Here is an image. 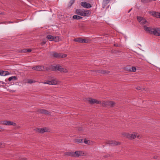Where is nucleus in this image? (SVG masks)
Segmentation results:
<instances>
[{
    "label": "nucleus",
    "instance_id": "1",
    "mask_svg": "<svg viewBox=\"0 0 160 160\" xmlns=\"http://www.w3.org/2000/svg\"><path fill=\"white\" fill-rule=\"evenodd\" d=\"M49 54L51 57L61 58H64L67 57V55L65 54L58 53L55 52H49Z\"/></svg>",
    "mask_w": 160,
    "mask_h": 160
},
{
    "label": "nucleus",
    "instance_id": "2",
    "mask_svg": "<svg viewBox=\"0 0 160 160\" xmlns=\"http://www.w3.org/2000/svg\"><path fill=\"white\" fill-rule=\"evenodd\" d=\"M76 12L77 14L83 16H88L91 13V12L89 10H85L80 9H77L76 11Z\"/></svg>",
    "mask_w": 160,
    "mask_h": 160
},
{
    "label": "nucleus",
    "instance_id": "3",
    "mask_svg": "<svg viewBox=\"0 0 160 160\" xmlns=\"http://www.w3.org/2000/svg\"><path fill=\"white\" fill-rule=\"evenodd\" d=\"M143 28L144 30L147 32L155 35L157 34V28H153L151 27H148L146 25H144Z\"/></svg>",
    "mask_w": 160,
    "mask_h": 160
},
{
    "label": "nucleus",
    "instance_id": "4",
    "mask_svg": "<svg viewBox=\"0 0 160 160\" xmlns=\"http://www.w3.org/2000/svg\"><path fill=\"white\" fill-rule=\"evenodd\" d=\"M0 124L6 126H15L16 125V123L12 121L7 120L0 121Z\"/></svg>",
    "mask_w": 160,
    "mask_h": 160
},
{
    "label": "nucleus",
    "instance_id": "5",
    "mask_svg": "<svg viewBox=\"0 0 160 160\" xmlns=\"http://www.w3.org/2000/svg\"><path fill=\"white\" fill-rule=\"evenodd\" d=\"M123 135L126 137L131 139H134L136 137L139 138V136L137 135V134L135 132H133L132 134L125 133Z\"/></svg>",
    "mask_w": 160,
    "mask_h": 160
},
{
    "label": "nucleus",
    "instance_id": "6",
    "mask_svg": "<svg viewBox=\"0 0 160 160\" xmlns=\"http://www.w3.org/2000/svg\"><path fill=\"white\" fill-rule=\"evenodd\" d=\"M137 19L141 25H144L145 24H148V23L147 21L143 17L138 16Z\"/></svg>",
    "mask_w": 160,
    "mask_h": 160
},
{
    "label": "nucleus",
    "instance_id": "7",
    "mask_svg": "<svg viewBox=\"0 0 160 160\" xmlns=\"http://www.w3.org/2000/svg\"><path fill=\"white\" fill-rule=\"evenodd\" d=\"M102 104L103 106L107 105L113 107L115 103L112 101H107L103 102Z\"/></svg>",
    "mask_w": 160,
    "mask_h": 160
},
{
    "label": "nucleus",
    "instance_id": "8",
    "mask_svg": "<svg viewBox=\"0 0 160 160\" xmlns=\"http://www.w3.org/2000/svg\"><path fill=\"white\" fill-rule=\"evenodd\" d=\"M37 131L41 133H43L45 132H48L49 131V129L47 128H38Z\"/></svg>",
    "mask_w": 160,
    "mask_h": 160
},
{
    "label": "nucleus",
    "instance_id": "9",
    "mask_svg": "<svg viewBox=\"0 0 160 160\" xmlns=\"http://www.w3.org/2000/svg\"><path fill=\"white\" fill-rule=\"evenodd\" d=\"M81 5L83 7L87 8H90L92 7V6L90 4L86 2H81Z\"/></svg>",
    "mask_w": 160,
    "mask_h": 160
},
{
    "label": "nucleus",
    "instance_id": "10",
    "mask_svg": "<svg viewBox=\"0 0 160 160\" xmlns=\"http://www.w3.org/2000/svg\"><path fill=\"white\" fill-rule=\"evenodd\" d=\"M88 101L91 104H93L95 103L96 104H99L100 102L99 101H98L96 99L91 98H89L88 100Z\"/></svg>",
    "mask_w": 160,
    "mask_h": 160
},
{
    "label": "nucleus",
    "instance_id": "11",
    "mask_svg": "<svg viewBox=\"0 0 160 160\" xmlns=\"http://www.w3.org/2000/svg\"><path fill=\"white\" fill-rule=\"evenodd\" d=\"M74 157H78L80 156H82L84 154V153L82 151H77L74 152Z\"/></svg>",
    "mask_w": 160,
    "mask_h": 160
},
{
    "label": "nucleus",
    "instance_id": "12",
    "mask_svg": "<svg viewBox=\"0 0 160 160\" xmlns=\"http://www.w3.org/2000/svg\"><path fill=\"white\" fill-rule=\"evenodd\" d=\"M107 144L111 145H118L120 144L119 142H117L115 141L112 140L108 141Z\"/></svg>",
    "mask_w": 160,
    "mask_h": 160
},
{
    "label": "nucleus",
    "instance_id": "13",
    "mask_svg": "<svg viewBox=\"0 0 160 160\" xmlns=\"http://www.w3.org/2000/svg\"><path fill=\"white\" fill-rule=\"evenodd\" d=\"M49 85H55L58 84L59 82L57 79H54L51 80H48Z\"/></svg>",
    "mask_w": 160,
    "mask_h": 160
},
{
    "label": "nucleus",
    "instance_id": "14",
    "mask_svg": "<svg viewBox=\"0 0 160 160\" xmlns=\"http://www.w3.org/2000/svg\"><path fill=\"white\" fill-rule=\"evenodd\" d=\"M74 41L82 43H84L87 42L85 39H83L81 38H75L74 39Z\"/></svg>",
    "mask_w": 160,
    "mask_h": 160
},
{
    "label": "nucleus",
    "instance_id": "15",
    "mask_svg": "<svg viewBox=\"0 0 160 160\" xmlns=\"http://www.w3.org/2000/svg\"><path fill=\"white\" fill-rule=\"evenodd\" d=\"M32 69L36 71H40L42 70V67L41 66L33 67L32 68Z\"/></svg>",
    "mask_w": 160,
    "mask_h": 160
},
{
    "label": "nucleus",
    "instance_id": "16",
    "mask_svg": "<svg viewBox=\"0 0 160 160\" xmlns=\"http://www.w3.org/2000/svg\"><path fill=\"white\" fill-rule=\"evenodd\" d=\"M9 74V72L7 71H0V75L5 76Z\"/></svg>",
    "mask_w": 160,
    "mask_h": 160
},
{
    "label": "nucleus",
    "instance_id": "17",
    "mask_svg": "<svg viewBox=\"0 0 160 160\" xmlns=\"http://www.w3.org/2000/svg\"><path fill=\"white\" fill-rule=\"evenodd\" d=\"M38 112L39 113L44 114H48V111L45 109H39L38 110Z\"/></svg>",
    "mask_w": 160,
    "mask_h": 160
},
{
    "label": "nucleus",
    "instance_id": "18",
    "mask_svg": "<svg viewBox=\"0 0 160 160\" xmlns=\"http://www.w3.org/2000/svg\"><path fill=\"white\" fill-rule=\"evenodd\" d=\"M18 78L17 77L15 76H12L8 78V80L9 81H14L17 80Z\"/></svg>",
    "mask_w": 160,
    "mask_h": 160
},
{
    "label": "nucleus",
    "instance_id": "19",
    "mask_svg": "<svg viewBox=\"0 0 160 160\" xmlns=\"http://www.w3.org/2000/svg\"><path fill=\"white\" fill-rule=\"evenodd\" d=\"M62 68V67L61 66L59 65H58L54 67V68L53 69V70L54 71L57 70L60 71V70Z\"/></svg>",
    "mask_w": 160,
    "mask_h": 160
},
{
    "label": "nucleus",
    "instance_id": "20",
    "mask_svg": "<svg viewBox=\"0 0 160 160\" xmlns=\"http://www.w3.org/2000/svg\"><path fill=\"white\" fill-rule=\"evenodd\" d=\"M60 72H61L67 73L68 72V70L67 68H63L62 67L60 70Z\"/></svg>",
    "mask_w": 160,
    "mask_h": 160
},
{
    "label": "nucleus",
    "instance_id": "21",
    "mask_svg": "<svg viewBox=\"0 0 160 160\" xmlns=\"http://www.w3.org/2000/svg\"><path fill=\"white\" fill-rule=\"evenodd\" d=\"M73 18L74 19L79 20L80 19H81L82 18L81 17L79 16L74 15L73 16Z\"/></svg>",
    "mask_w": 160,
    "mask_h": 160
},
{
    "label": "nucleus",
    "instance_id": "22",
    "mask_svg": "<svg viewBox=\"0 0 160 160\" xmlns=\"http://www.w3.org/2000/svg\"><path fill=\"white\" fill-rule=\"evenodd\" d=\"M53 36L50 35H47V39L49 40L50 41H53L52 40L53 39Z\"/></svg>",
    "mask_w": 160,
    "mask_h": 160
},
{
    "label": "nucleus",
    "instance_id": "23",
    "mask_svg": "<svg viewBox=\"0 0 160 160\" xmlns=\"http://www.w3.org/2000/svg\"><path fill=\"white\" fill-rule=\"evenodd\" d=\"M59 37L58 36H56V37H54L53 38V41H54L55 42H58L59 41Z\"/></svg>",
    "mask_w": 160,
    "mask_h": 160
},
{
    "label": "nucleus",
    "instance_id": "24",
    "mask_svg": "<svg viewBox=\"0 0 160 160\" xmlns=\"http://www.w3.org/2000/svg\"><path fill=\"white\" fill-rule=\"evenodd\" d=\"M66 154L68 156H71L74 157V154L73 152H67Z\"/></svg>",
    "mask_w": 160,
    "mask_h": 160
},
{
    "label": "nucleus",
    "instance_id": "25",
    "mask_svg": "<svg viewBox=\"0 0 160 160\" xmlns=\"http://www.w3.org/2000/svg\"><path fill=\"white\" fill-rule=\"evenodd\" d=\"M75 142L82 143L83 142V139H77L75 140Z\"/></svg>",
    "mask_w": 160,
    "mask_h": 160
},
{
    "label": "nucleus",
    "instance_id": "26",
    "mask_svg": "<svg viewBox=\"0 0 160 160\" xmlns=\"http://www.w3.org/2000/svg\"><path fill=\"white\" fill-rule=\"evenodd\" d=\"M97 72L98 73H108L106 71L103 70H98Z\"/></svg>",
    "mask_w": 160,
    "mask_h": 160
},
{
    "label": "nucleus",
    "instance_id": "27",
    "mask_svg": "<svg viewBox=\"0 0 160 160\" xmlns=\"http://www.w3.org/2000/svg\"><path fill=\"white\" fill-rule=\"evenodd\" d=\"M36 82L35 81L33 80L32 79H28L27 80L28 83L31 84L32 83L35 82Z\"/></svg>",
    "mask_w": 160,
    "mask_h": 160
},
{
    "label": "nucleus",
    "instance_id": "28",
    "mask_svg": "<svg viewBox=\"0 0 160 160\" xmlns=\"http://www.w3.org/2000/svg\"><path fill=\"white\" fill-rule=\"evenodd\" d=\"M157 34H156V35L158 36H160V29L159 28H157Z\"/></svg>",
    "mask_w": 160,
    "mask_h": 160
},
{
    "label": "nucleus",
    "instance_id": "29",
    "mask_svg": "<svg viewBox=\"0 0 160 160\" xmlns=\"http://www.w3.org/2000/svg\"><path fill=\"white\" fill-rule=\"evenodd\" d=\"M130 71L132 72H135L136 69L135 67H132V68L130 69Z\"/></svg>",
    "mask_w": 160,
    "mask_h": 160
},
{
    "label": "nucleus",
    "instance_id": "30",
    "mask_svg": "<svg viewBox=\"0 0 160 160\" xmlns=\"http://www.w3.org/2000/svg\"><path fill=\"white\" fill-rule=\"evenodd\" d=\"M150 13L153 16H155L156 14L157 13V12H156L151 11L150 12Z\"/></svg>",
    "mask_w": 160,
    "mask_h": 160
},
{
    "label": "nucleus",
    "instance_id": "31",
    "mask_svg": "<svg viewBox=\"0 0 160 160\" xmlns=\"http://www.w3.org/2000/svg\"><path fill=\"white\" fill-rule=\"evenodd\" d=\"M13 23V22H11V21H10V22H2V24H8V23Z\"/></svg>",
    "mask_w": 160,
    "mask_h": 160
},
{
    "label": "nucleus",
    "instance_id": "32",
    "mask_svg": "<svg viewBox=\"0 0 160 160\" xmlns=\"http://www.w3.org/2000/svg\"><path fill=\"white\" fill-rule=\"evenodd\" d=\"M110 0H103V2L105 4H107L109 3Z\"/></svg>",
    "mask_w": 160,
    "mask_h": 160
},
{
    "label": "nucleus",
    "instance_id": "33",
    "mask_svg": "<svg viewBox=\"0 0 160 160\" xmlns=\"http://www.w3.org/2000/svg\"><path fill=\"white\" fill-rule=\"evenodd\" d=\"M84 142L85 144H89L91 143L90 141L88 140H85L84 141Z\"/></svg>",
    "mask_w": 160,
    "mask_h": 160
},
{
    "label": "nucleus",
    "instance_id": "34",
    "mask_svg": "<svg viewBox=\"0 0 160 160\" xmlns=\"http://www.w3.org/2000/svg\"><path fill=\"white\" fill-rule=\"evenodd\" d=\"M136 89L138 90H143L144 89L142 88H141L140 87H136Z\"/></svg>",
    "mask_w": 160,
    "mask_h": 160
},
{
    "label": "nucleus",
    "instance_id": "35",
    "mask_svg": "<svg viewBox=\"0 0 160 160\" xmlns=\"http://www.w3.org/2000/svg\"><path fill=\"white\" fill-rule=\"evenodd\" d=\"M155 17L158 18H160V13L157 12V14H156V15H155Z\"/></svg>",
    "mask_w": 160,
    "mask_h": 160
},
{
    "label": "nucleus",
    "instance_id": "36",
    "mask_svg": "<svg viewBox=\"0 0 160 160\" xmlns=\"http://www.w3.org/2000/svg\"><path fill=\"white\" fill-rule=\"evenodd\" d=\"M141 1L144 3H146L149 2V0H141Z\"/></svg>",
    "mask_w": 160,
    "mask_h": 160
},
{
    "label": "nucleus",
    "instance_id": "37",
    "mask_svg": "<svg viewBox=\"0 0 160 160\" xmlns=\"http://www.w3.org/2000/svg\"><path fill=\"white\" fill-rule=\"evenodd\" d=\"M27 52H30L32 51V50L30 48L26 49Z\"/></svg>",
    "mask_w": 160,
    "mask_h": 160
},
{
    "label": "nucleus",
    "instance_id": "38",
    "mask_svg": "<svg viewBox=\"0 0 160 160\" xmlns=\"http://www.w3.org/2000/svg\"><path fill=\"white\" fill-rule=\"evenodd\" d=\"M75 0H71L70 3L71 4H73L75 2Z\"/></svg>",
    "mask_w": 160,
    "mask_h": 160
},
{
    "label": "nucleus",
    "instance_id": "39",
    "mask_svg": "<svg viewBox=\"0 0 160 160\" xmlns=\"http://www.w3.org/2000/svg\"><path fill=\"white\" fill-rule=\"evenodd\" d=\"M3 146L4 145H3V143L1 142H0V148H3Z\"/></svg>",
    "mask_w": 160,
    "mask_h": 160
},
{
    "label": "nucleus",
    "instance_id": "40",
    "mask_svg": "<svg viewBox=\"0 0 160 160\" xmlns=\"http://www.w3.org/2000/svg\"><path fill=\"white\" fill-rule=\"evenodd\" d=\"M42 83H43L44 84H49L48 80L47 81V82H42Z\"/></svg>",
    "mask_w": 160,
    "mask_h": 160
},
{
    "label": "nucleus",
    "instance_id": "41",
    "mask_svg": "<svg viewBox=\"0 0 160 160\" xmlns=\"http://www.w3.org/2000/svg\"><path fill=\"white\" fill-rule=\"evenodd\" d=\"M22 52H27V51L26 50V49H25L22 50Z\"/></svg>",
    "mask_w": 160,
    "mask_h": 160
},
{
    "label": "nucleus",
    "instance_id": "42",
    "mask_svg": "<svg viewBox=\"0 0 160 160\" xmlns=\"http://www.w3.org/2000/svg\"><path fill=\"white\" fill-rule=\"evenodd\" d=\"M46 43V42L45 41H43L41 43V44L43 45H44V44L45 43Z\"/></svg>",
    "mask_w": 160,
    "mask_h": 160
},
{
    "label": "nucleus",
    "instance_id": "43",
    "mask_svg": "<svg viewBox=\"0 0 160 160\" xmlns=\"http://www.w3.org/2000/svg\"><path fill=\"white\" fill-rule=\"evenodd\" d=\"M158 158V157L157 155H155L154 156V157H153V158H154L155 159H157V158Z\"/></svg>",
    "mask_w": 160,
    "mask_h": 160
},
{
    "label": "nucleus",
    "instance_id": "44",
    "mask_svg": "<svg viewBox=\"0 0 160 160\" xmlns=\"http://www.w3.org/2000/svg\"><path fill=\"white\" fill-rule=\"evenodd\" d=\"M1 83H2V84H5V83L4 82H2V81H1Z\"/></svg>",
    "mask_w": 160,
    "mask_h": 160
},
{
    "label": "nucleus",
    "instance_id": "45",
    "mask_svg": "<svg viewBox=\"0 0 160 160\" xmlns=\"http://www.w3.org/2000/svg\"><path fill=\"white\" fill-rule=\"evenodd\" d=\"M131 9L129 10V11L128 12H129L130 11H131Z\"/></svg>",
    "mask_w": 160,
    "mask_h": 160
},
{
    "label": "nucleus",
    "instance_id": "46",
    "mask_svg": "<svg viewBox=\"0 0 160 160\" xmlns=\"http://www.w3.org/2000/svg\"><path fill=\"white\" fill-rule=\"evenodd\" d=\"M1 127L0 126V129H1ZM0 132H1V131L0 130Z\"/></svg>",
    "mask_w": 160,
    "mask_h": 160
},
{
    "label": "nucleus",
    "instance_id": "47",
    "mask_svg": "<svg viewBox=\"0 0 160 160\" xmlns=\"http://www.w3.org/2000/svg\"><path fill=\"white\" fill-rule=\"evenodd\" d=\"M2 24V22L1 23L0 22V24Z\"/></svg>",
    "mask_w": 160,
    "mask_h": 160
},
{
    "label": "nucleus",
    "instance_id": "48",
    "mask_svg": "<svg viewBox=\"0 0 160 160\" xmlns=\"http://www.w3.org/2000/svg\"><path fill=\"white\" fill-rule=\"evenodd\" d=\"M1 81H0V83H1Z\"/></svg>",
    "mask_w": 160,
    "mask_h": 160
},
{
    "label": "nucleus",
    "instance_id": "49",
    "mask_svg": "<svg viewBox=\"0 0 160 160\" xmlns=\"http://www.w3.org/2000/svg\"><path fill=\"white\" fill-rule=\"evenodd\" d=\"M54 66H53V67H52V68H53H53H54Z\"/></svg>",
    "mask_w": 160,
    "mask_h": 160
},
{
    "label": "nucleus",
    "instance_id": "50",
    "mask_svg": "<svg viewBox=\"0 0 160 160\" xmlns=\"http://www.w3.org/2000/svg\"><path fill=\"white\" fill-rule=\"evenodd\" d=\"M7 80H5V81H6V82H7Z\"/></svg>",
    "mask_w": 160,
    "mask_h": 160
}]
</instances>
